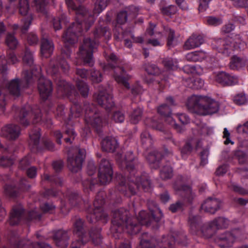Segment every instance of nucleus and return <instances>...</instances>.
I'll return each mask as SVG.
<instances>
[{"label": "nucleus", "mask_w": 248, "mask_h": 248, "mask_svg": "<svg viewBox=\"0 0 248 248\" xmlns=\"http://www.w3.org/2000/svg\"><path fill=\"white\" fill-rule=\"evenodd\" d=\"M65 0L69 9L75 11L76 22L67 28L63 35L64 49L62 51V57L56 61L50 62V66L54 73H56L60 68L64 73L68 71L70 66L64 58L70 57V46L77 42L78 37L81 35L83 27L86 31L88 30L94 21V16L90 14L84 7L81 5L77 6L73 0Z\"/></svg>", "instance_id": "1"}, {"label": "nucleus", "mask_w": 248, "mask_h": 248, "mask_svg": "<svg viewBox=\"0 0 248 248\" xmlns=\"http://www.w3.org/2000/svg\"><path fill=\"white\" fill-rule=\"evenodd\" d=\"M151 215L147 214L145 211H141L139 213L137 218H130L129 211L121 208L114 211L112 225L110 232L112 235L116 239L120 237L122 232L125 231L130 234L137 233L140 229L141 225H149L152 219L158 222L163 217L160 209L156 205L154 209L149 208Z\"/></svg>", "instance_id": "2"}, {"label": "nucleus", "mask_w": 248, "mask_h": 248, "mask_svg": "<svg viewBox=\"0 0 248 248\" xmlns=\"http://www.w3.org/2000/svg\"><path fill=\"white\" fill-rule=\"evenodd\" d=\"M117 161L122 167H125L129 172L127 182L126 186V178L122 175H119L118 178L120 182L118 189L125 195L129 196L128 192L132 195L137 192V189H143L145 192L149 191L151 188V184L148 176L143 174L141 177L137 172V161L131 151L126 153L124 156L118 155Z\"/></svg>", "instance_id": "3"}, {"label": "nucleus", "mask_w": 248, "mask_h": 248, "mask_svg": "<svg viewBox=\"0 0 248 248\" xmlns=\"http://www.w3.org/2000/svg\"><path fill=\"white\" fill-rule=\"evenodd\" d=\"M96 168L93 162H90L88 166V178L85 180L82 185L85 192L93 191L99 185H106L111 180L113 171L110 162L105 159H102L100 163L98 174V180L92 176L95 172Z\"/></svg>", "instance_id": "4"}, {"label": "nucleus", "mask_w": 248, "mask_h": 248, "mask_svg": "<svg viewBox=\"0 0 248 248\" xmlns=\"http://www.w3.org/2000/svg\"><path fill=\"white\" fill-rule=\"evenodd\" d=\"M105 57L108 64L104 67V71H111L113 73V76L115 81L127 89H129L130 86L128 81L131 78L132 76L127 74L125 71L127 69V65L122 63L113 53L105 54Z\"/></svg>", "instance_id": "5"}, {"label": "nucleus", "mask_w": 248, "mask_h": 248, "mask_svg": "<svg viewBox=\"0 0 248 248\" xmlns=\"http://www.w3.org/2000/svg\"><path fill=\"white\" fill-rule=\"evenodd\" d=\"M189 109L201 115L212 114L217 112L219 108L217 102L206 96L193 95L189 97L186 102Z\"/></svg>", "instance_id": "6"}, {"label": "nucleus", "mask_w": 248, "mask_h": 248, "mask_svg": "<svg viewBox=\"0 0 248 248\" xmlns=\"http://www.w3.org/2000/svg\"><path fill=\"white\" fill-rule=\"evenodd\" d=\"M248 238V233L244 227L236 228L219 234L215 242L221 248H230L234 243Z\"/></svg>", "instance_id": "7"}, {"label": "nucleus", "mask_w": 248, "mask_h": 248, "mask_svg": "<svg viewBox=\"0 0 248 248\" xmlns=\"http://www.w3.org/2000/svg\"><path fill=\"white\" fill-rule=\"evenodd\" d=\"M39 209H33L28 212L25 215L23 207L21 204L14 206L10 214L8 222L11 226L18 224L22 220L25 219L27 221L37 222L41 220L42 215Z\"/></svg>", "instance_id": "8"}, {"label": "nucleus", "mask_w": 248, "mask_h": 248, "mask_svg": "<svg viewBox=\"0 0 248 248\" xmlns=\"http://www.w3.org/2000/svg\"><path fill=\"white\" fill-rule=\"evenodd\" d=\"M213 48L216 49L219 52L225 55H229L231 50L234 49H244L246 47V44L240 38L239 35L228 37L225 40L215 39L212 43Z\"/></svg>", "instance_id": "9"}, {"label": "nucleus", "mask_w": 248, "mask_h": 248, "mask_svg": "<svg viewBox=\"0 0 248 248\" xmlns=\"http://www.w3.org/2000/svg\"><path fill=\"white\" fill-rule=\"evenodd\" d=\"M174 235L177 234L174 233L172 237L163 236L156 241L147 233H143L141 235L138 248H174L173 246L175 240Z\"/></svg>", "instance_id": "10"}, {"label": "nucleus", "mask_w": 248, "mask_h": 248, "mask_svg": "<svg viewBox=\"0 0 248 248\" xmlns=\"http://www.w3.org/2000/svg\"><path fill=\"white\" fill-rule=\"evenodd\" d=\"M85 113V123L87 126L94 128L100 133L102 128L107 123L106 119H103L96 111L95 106L93 104L86 103L83 106Z\"/></svg>", "instance_id": "11"}, {"label": "nucleus", "mask_w": 248, "mask_h": 248, "mask_svg": "<svg viewBox=\"0 0 248 248\" xmlns=\"http://www.w3.org/2000/svg\"><path fill=\"white\" fill-rule=\"evenodd\" d=\"M200 217L199 216L190 215L188 223L191 233L199 235L205 238H211L216 232V229L212 223V221L203 224L199 230Z\"/></svg>", "instance_id": "12"}, {"label": "nucleus", "mask_w": 248, "mask_h": 248, "mask_svg": "<svg viewBox=\"0 0 248 248\" xmlns=\"http://www.w3.org/2000/svg\"><path fill=\"white\" fill-rule=\"evenodd\" d=\"M103 195V192H99L93 202V208L88 210V215L87 218L91 223H93L96 220H101L103 223H105L108 220V214L104 212L102 209L104 203Z\"/></svg>", "instance_id": "13"}, {"label": "nucleus", "mask_w": 248, "mask_h": 248, "mask_svg": "<svg viewBox=\"0 0 248 248\" xmlns=\"http://www.w3.org/2000/svg\"><path fill=\"white\" fill-rule=\"evenodd\" d=\"M23 79L15 78L6 83V87L10 94L18 97L21 92L27 88L31 82L32 74L29 71L25 70L23 72Z\"/></svg>", "instance_id": "14"}, {"label": "nucleus", "mask_w": 248, "mask_h": 248, "mask_svg": "<svg viewBox=\"0 0 248 248\" xmlns=\"http://www.w3.org/2000/svg\"><path fill=\"white\" fill-rule=\"evenodd\" d=\"M67 165L73 172H77L81 169L85 156V150L78 147L71 148L67 152Z\"/></svg>", "instance_id": "15"}, {"label": "nucleus", "mask_w": 248, "mask_h": 248, "mask_svg": "<svg viewBox=\"0 0 248 248\" xmlns=\"http://www.w3.org/2000/svg\"><path fill=\"white\" fill-rule=\"evenodd\" d=\"M166 104L160 105L157 108V112L164 119L166 123L175 129L178 132H182L183 131L182 127L176 124L175 120L171 116V110L170 107L175 105L173 98L169 96L166 99Z\"/></svg>", "instance_id": "16"}, {"label": "nucleus", "mask_w": 248, "mask_h": 248, "mask_svg": "<svg viewBox=\"0 0 248 248\" xmlns=\"http://www.w3.org/2000/svg\"><path fill=\"white\" fill-rule=\"evenodd\" d=\"M97 44V42L92 41L90 38H87L84 40L83 43L79 48L78 56L83 60L85 64L92 66L93 64V50Z\"/></svg>", "instance_id": "17"}, {"label": "nucleus", "mask_w": 248, "mask_h": 248, "mask_svg": "<svg viewBox=\"0 0 248 248\" xmlns=\"http://www.w3.org/2000/svg\"><path fill=\"white\" fill-rule=\"evenodd\" d=\"M155 26L154 24H150L149 27L147 29L145 33L143 36H140L135 37L132 33H129L130 38L132 39L133 42L136 43H145L147 45H151L153 46H160L163 45L160 41V39L162 37L160 32H155V34H158L159 37L157 39H150L149 38L154 34V29ZM156 35H155L156 36Z\"/></svg>", "instance_id": "18"}, {"label": "nucleus", "mask_w": 248, "mask_h": 248, "mask_svg": "<svg viewBox=\"0 0 248 248\" xmlns=\"http://www.w3.org/2000/svg\"><path fill=\"white\" fill-rule=\"evenodd\" d=\"M74 232L77 235L78 240L73 241L71 244L72 248H81L89 240L88 235L84 229L83 220L79 217H76L74 223Z\"/></svg>", "instance_id": "19"}, {"label": "nucleus", "mask_w": 248, "mask_h": 248, "mask_svg": "<svg viewBox=\"0 0 248 248\" xmlns=\"http://www.w3.org/2000/svg\"><path fill=\"white\" fill-rule=\"evenodd\" d=\"M33 117V123H37L42 119V114L40 109H37L33 113L29 106L23 108L20 111L19 116V122L24 126H27L29 124V119Z\"/></svg>", "instance_id": "20"}, {"label": "nucleus", "mask_w": 248, "mask_h": 248, "mask_svg": "<svg viewBox=\"0 0 248 248\" xmlns=\"http://www.w3.org/2000/svg\"><path fill=\"white\" fill-rule=\"evenodd\" d=\"M94 98L99 105L107 110H110L114 107L112 95L103 89H100L97 93H95Z\"/></svg>", "instance_id": "21"}, {"label": "nucleus", "mask_w": 248, "mask_h": 248, "mask_svg": "<svg viewBox=\"0 0 248 248\" xmlns=\"http://www.w3.org/2000/svg\"><path fill=\"white\" fill-rule=\"evenodd\" d=\"M214 78L217 82L223 86H233L239 82L237 76L225 72H220L215 74Z\"/></svg>", "instance_id": "22"}, {"label": "nucleus", "mask_w": 248, "mask_h": 248, "mask_svg": "<svg viewBox=\"0 0 248 248\" xmlns=\"http://www.w3.org/2000/svg\"><path fill=\"white\" fill-rule=\"evenodd\" d=\"M176 191L180 192L185 202L191 203L195 198V194L192 191L191 187L188 186L183 185L179 181H177L173 186Z\"/></svg>", "instance_id": "23"}, {"label": "nucleus", "mask_w": 248, "mask_h": 248, "mask_svg": "<svg viewBox=\"0 0 248 248\" xmlns=\"http://www.w3.org/2000/svg\"><path fill=\"white\" fill-rule=\"evenodd\" d=\"M57 246L65 248L69 244L70 235L68 232L62 230L53 231L51 235Z\"/></svg>", "instance_id": "24"}, {"label": "nucleus", "mask_w": 248, "mask_h": 248, "mask_svg": "<svg viewBox=\"0 0 248 248\" xmlns=\"http://www.w3.org/2000/svg\"><path fill=\"white\" fill-rule=\"evenodd\" d=\"M80 199L76 192L69 191L66 194L64 200L62 202L61 210L63 213L68 212L72 206H75Z\"/></svg>", "instance_id": "25"}, {"label": "nucleus", "mask_w": 248, "mask_h": 248, "mask_svg": "<svg viewBox=\"0 0 248 248\" xmlns=\"http://www.w3.org/2000/svg\"><path fill=\"white\" fill-rule=\"evenodd\" d=\"M20 127L14 124H9L1 129V135L10 140H16L20 135Z\"/></svg>", "instance_id": "26"}, {"label": "nucleus", "mask_w": 248, "mask_h": 248, "mask_svg": "<svg viewBox=\"0 0 248 248\" xmlns=\"http://www.w3.org/2000/svg\"><path fill=\"white\" fill-rule=\"evenodd\" d=\"M127 12L122 11L119 13L117 15L116 22L114 25V31H115V35L116 37L119 38L118 35L121 34L124 37L125 36H127L130 37L129 35V32L127 33L124 32L123 29L121 26L125 23L127 17ZM130 33H131L130 32Z\"/></svg>", "instance_id": "27"}, {"label": "nucleus", "mask_w": 248, "mask_h": 248, "mask_svg": "<svg viewBox=\"0 0 248 248\" xmlns=\"http://www.w3.org/2000/svg\"><path fill=\"white\" fill-rule=\"evenodd\" d=\"M220 201L213 198H208L201 205L202 210L210 214H215L220 207Z\"/></svg>", "instance_id": "28"}, {"label": "nucleus", "mask_w": 248, "mask_h": 248, "mask_svg": "<svg viewBox=\"0 0 248 248\" xmlns=\"http://www.w3.org/2000/svg\"><path fill=\"white\" fill-rule=\"evenodd\" d=\"M14 248H46V245L44 243H38L35 245L33 244L29 240H18V238H13L10 241L11 243L15 241Z\"/></svg>", "instance_id": "29"}, {"label": "nucleus", "mask_w": 248, "mask_h": 248, "mask_svg": "<svg viewBox=\"0 0 248 248\" xmlns=\"http://www.w3.org/2000/svg\"><path fill=\"white\" fill-rule=\"evenodd\" d=\"M247 64L248 61L246 58L233 55L231 58L229 67L232 70H239L243 69Z\"/></svg>", "instance_id": "30"}, {"label": "nucleus", "mask_w": 248, "mask_h": 248, "mask_svg": "<svg viewBox=\"0 0 248 248\" xmlns=\"http://www.w3.org/2000/svg\"><path fill=\"white\" fill-rule=\"evenodd\" d=\"M40 137V130L39 128H35L30 132L29 143L31 150L39 151L40 149L39 147Z\"/></svg>", "instance_id": "31"}, {"label": "nucleus", "mask_w": 248, "mask_h": 248, "mask_svg": "<svg viewBox=\"0 0 248 248\" xmlns=\"http://www.w3.org/2000/svg\"><path fill=\"white\" fill-rule=\"evenodd\" d=\"M54 134L57 139V143L59 144H61V139L62 137H64L65 142L71 143V140H73L76 135L72 128H67L63 135L59 131H55Z\"/></svg>", "instance_id": "32"}, {"label": "nucleus", "mask_w": 248, "mask_h": 248, "mask_svg": "<svg viewBox=\"0 0 248 248\" xmlns=\"http://www.w3.org/2000/svg\"><path fill=\"white\" fill-rule=\"evenodd\" d=\"M203 42V38L200 35H193L185 42L184 48L186 49H191L200 46Z\"/></svg>", "instance_id": "33"}, {"label": "nucleus", "mask_w": 248, "mask_h": 248, "mask_svg": "<svg viewBox=\"0 0 248 248\" xmlns=\"http://www.w3.org/2000/svg\"><path fill=\"white\" fill-rule=\"evenodd\" d=\"M102 150L107 152H113L118 146L116 140L113 137H106L101 142Z\"/></svg>", "instance_id": "34"}, {"label": "nucleus", "mask_w": 248, "mask_h": 248, "mask_svg": "<svg viewBox=\"0 0 248 248\" xmlns=\"http://www.w3.org/2000/svg\"><path fill=\"white\" fill-rule=\"evenodd\" d=\"M4 58L2 57H0V71L1 72L6 70V62L11 64H15L19 62L15 52L11 50L7 52L6 60H4L3 62H1Z\"/></svg>", "instance_id": "35"}, {"label": "nucleus", "mask_w": 248, "mask_h": 248, "mask_svg": "<svg viewBox=\"0 0 248 248\" xmlns=\"http://www.w3.org/2000/svg\"><path fill=\"white\" fill-rule=\"evenodd\" d=\"M238 221L233 220L230 221L228 218L224 217H218L212 221V223L214 225L216 230L227 228L231 223H236Z\"/></svg>", "instance_id": "36"}, {"label": "nucleus", "mask_w": 248, "mask_h": 248, "mask_svg": "<svg viewBox=\"0 0 248 248\" xmlns=\"http://www.w3.org/2000/svg\"><path fill=\"white\" fill-rule=\"evenodd\" d=\"M59 86L61 87L62 92L64 94L68 96L71 101L72 95L76 96V95L78 94V93L76 92L74 86L66 82L65 81H62V83L59 84Z\"/></svg>", "instance_id": "37"}, {"label": "nucleus", "mask_w": 248, "mask_h": 248, "mask_svg": "<svg viewBox=\"0 0 248 248\" xmlns=\"http://www.w3.org/2000/svg\"><path fill=\"white\" fill-rule=\"evenodd\" d=\"M162 155L157 151L150 153L147 156V159L150 164L151 167L157 169L159 167V161Z\"/></svg>", "instance_id": "38"}, {"label": "nucleus", "mask_w": 248, "mask_h": 248, "mask_svg": "<svg viewBox=\"0 0 248 248\" xmlns=\"http://www.w3.org/2000/svg\"><path fill=\"white\" fill-rule=\"evenodd\" d=\"M38 90L42 102H45L46 100V80L44 77H40L38 79Z\"/></svg>", "instance_id": "39"}, {"label": "nucleus", "mask_w": 248, "mask_h": 248, "mask_svg": "<svg viewBox=\"0 0 248 248\" xmlns=\"http://www.w3.org/2000/svg\"><path fill=\"white\" fill-rule=\"evenodd\" d=\"M95 38L104 37L105 39H109L111 37V33L109 29L107 27H98L94 32Z\"/></svg>", "instance_id": "40"}, {"label": "nucleus", "mask_w": 248, "mask_h": 248, "mask_svg": "<svg viewBox=\"0 0 248 248\" xmlns=\"http://www.w3.org/2000/svg\"><path fill=\"white\" fill-rule=\"evenodd\" d=\"M166 33L168 34L167 45L169 47H172L177 44V39L174 36V31L169 27L164 29Z\"/></svg>", "instance_id": "41"}, {"label": "nucleus", "mask_w": 248, "mask_h": 248, "mask_svg": "<svg viewBox=\"0 0 248 248\" xmlns=\"http://www.w3.org/2000/svg\"><path fill=\"white\" fill-rule=\"evenodd\" d=\"M109 0H96L93 9V14L98 15L107 6Z\"/></svg>", "instance_id": "42"}, {"label": "nucleus", "mask_w": 248, "mask_h": 248, "mask_svg": "<svg viewBox=\"0 0 248 248\" xmlns=\"http://www.w3.org/2000/svg\"><path fill=\"white\" fill-rule=\"evenodd\" d=\"M100 232V228H98L92 229L90 232V237L95 245H98L101 242L102 237Z\"/></svg>", "instance_id": "43"}, {"label": "nucleus", "mask_w": 248, "mask_h": 248, "mask_svg": "<svg viewBox=\"0 0 248 248\" xmlns=\"http://www.w3.org/2000/svg\"><path fill=\"white\" fill-rule=\"evenodd\" d=\"M232 99L233 102L238 105H245L248 102V97L243 93L234 95Z\"/></svg>", "instance_id": "44"}, {"label": "nucleus", "mask_w": 248, "mask_h": 248, "mask_svg": "<svg viewBox=\"0 0 248 248\" xmlns=\"http://www.w3.org/2000/svg\"><path fill=\"white\" fill-rule=\"evenodd\" d=\"M33 6L39 13L46 15V0H32Z\"/></svg>", "instance_id": "45"}, {"label": "nucleus", "mask_w": 248, "mask_h": 248, "mask_svg": "<svg viewBox=\"0 0 248 248\" xmlns=\"http://www.w3.org/2000/svg\"><path fill=\"white\" fill-rule=\"evenodd\" d=\"M5 42L7 46L11 49H15L18 44L16 38L13 34L11 33L7 34L6 37Z\"/></svg>", "instance_id": "46"}, {"label": "nucleus", "mask_w": 248, "mask_h": 248, "mask_svg": "<svg viewBox=\"0 0 248 248\" xmlns=\"http://www.w3.org/2000/svg\"><path fill=\"white\" fill-rule=\"evenodd\" d=\"M142 113V109L137 108L134 109L130 115V120L133 124H137L140 120Z\"/></svg>", "instance_id": "47"}, {"label": "nucleus", "mask_w": 248, "mask_h": 248, "mask_svg": "<svg viewBox=\"0 0 248 248\" xmlns=\"http://www.w3.org/2000/svg\"><path fill=\"white\" fill-rule=\"evenodd\" d=\"M229 188L233 191L235 192H236L241 195H246L248 194V191L241 186H239L235 183H230L228 185Z\"/></svg>", "instance_id": "48"}, {"label": "nucleus", "mask_w": 248, "mask_h": 248, "mask_svg": "<svg viewBox=\"0 0 248 248\" xmlns=\"http://www.w3.org/2000/svg\"><path fill=\"white\" fill-rule=\"evenodd\" d=\"M160 176L161 179L166 180L170 178L172 176V170L169 166H164L161 170Z\"/></svg>", "instance_id": "49"}, {"label": "nucleus", "mask_w": 248, "mask_h": 248, "mask_svg": "<svg viewBox=\"0 0 248 248\" xmlns=\"http://www.w3.org/2000/svg\"><path fill=\"white\" fill-rule=\"evenodd\" d=\"M145 124L148 126L160 131L162 130L163 128V124L159 123L156 119H148L145 121Z\"/></svg>", "instance_id": "50"}, {"label": "nucleus", "mask_w": 248, "mask_h": 248, "mask_svg": "<svg viewBox=\"0 0 248 248\" xmlns=\"http://www.w3.org/2000/svg\"><path fill=\"white\" fill-rule=\"evenodd\" d=\"M163 63L168 70H175L178 67L177 62L170 58L165 59L163 61Z\"/></svg>", "instance_id": "51"}, {"label": "nucleus", "mask_w": 248, "mask_h": 248, "mask_svg": "<svg viewBox=\"0 0 248 248\" xmlns=\"http://www.w3.org/2000/svg\"><path fill=\"white\" fill-rule=\"evenodd\" d=\"M77 85L81 95L84 97L87 96L89 90L87 84L82 81L78 80L77 81Z\"/></svg>", "instance_id": "52"}, {"label": "nucleus", "mask_w": 248, "mask_h": 248, "mask_svg": "<svg viewBox=\"0 0 248 248\" xmlns=\"http://www.w3.org/2000/svg\"><path fill=\"white\" fill-rule=\"evenodd\" d=\"M29 9V3L27 0H20L19 2V13L22 16L27 15Z\"/></svg>", "instance_id": "53"}, {"label": "nucleus", "mask_w": 248, "mask_h": 248, "mask_svg": "<svg viewBox=\"0 0 248 248\" xmlns=\"http://www.w3.org/2000/svg\"><path fill=\"white\" fill-rule=\"evenodd\" d=\"M23 62L29 66L33 63V58L32 52L28 48H26L24 56L23 58Z\"/></svg>", "instance_id": "54"}, {"label": "nucleus", "mask_w": 248, "mask_h": 248, "mask_svg": "<svg viewBox=\"0 0 248 248\" xmlns=\"http://www.w3.org/2000/svg\"><path fill=\"white\" fill-rule=\"evenodd\" d=\"M206 24L209 26H217L222 23V20L220 18L215 16H208L205 20Z\"/></svg>", "instance_id": "55"}, {"label": "nucleus", "mask_w": 248, "mask_h": 248, "mask_svg": "<svg viewBox=\"0 0 248 248\" xmlns=\"http://www.w3.org/2000/svg\"><path fill=\"white\" fill-rule=\"evenodd\" d=\"M42 39L40 46V53L42 56L46 57V38L45 30L42 28Z\"/></svg>", "instance_id": "56"}, {"label": "nucleus", "mask_w": 248, "mask_h": 248, "mask_svg": "<svg viewBox=\"0 0 248 248\" xmlns=\"http://www.w3.org/2000/svg\"><path fill=\"white\" fill-rule=\"evenodd\" d=\"M141 141L142 144L144 145H150L152 144L153 139L151 137L149 133L145 131L143 132L140 135Z\"/></svg>", "instance_id": "57"}, {"label": "nucleus", "mask_w": 248, "mask_h": 248, "mask_svg": "<svg viewBox=\"0 0 248 248\" xmlns=\"http://www.w3.org/2000/svg\"><path fill=\"white\" fill-rule=\"evenodd\" d=\"M91 79L94 83H99L102 80L100 72L96 70L92 69L90 72Z\"/></svg>", "instance_id": "58"}, {"label": "nucleus", "mask_w": 248, "mask_h": 248, "mask_svg": "<svg viewBox=\"0 0 248 248\" xmlns=\"http://www.w3.org/2000/svg\"><path fill=\"white\" fill-rule=\"evenodd\" d=\"M32 17L31 16H28L22 19L23 25L21 27V30L22 33H25L29 29L31 23Z\"/></svg>", "instance_id": "59"}, {"label": "nucleus", "mask_w": 248, "mask_h": 248, "mask_svg": "<svg viewBox=\"0 0 248 248\" xmlns=\"http://www.w3.org/2000/svg\"><path fill=\"white\" fill-rule=\"evenodd\" d=\"M199 134L201 135H210L213 134V129L208 127L205 124H202L201 126L198 127L197 129Z\"/></svg>", "instance_id": "60"}, {"label": "nucleus", "mask_w": 248, "mask_h": 248, "mask_svg": "<svg viewBox=\"0 0 248 248\" xmlns=\"http://www.w3.org/2000/svg\"><path fill=\"white\" fill-rule=\"evenodd\" d=\"M81 111L80 105L78 103H74L71 108V113L72 117H79L81 115Z\"/></svg>", "instance_id": "61"}, {"label": "nucleus", "mask_w": 248, "mask_h": 248, "mask_svg": "<svg viewBox=\"0 0 248 248\" xmlns=\"http://www.w3.org/2000/svg\"><path fill=\"white\" fill-rule=\"evenodd\" d=\"M4 192L6 195L10 197H16L17 195V188L8 185L5 186Z\"/></svg>", "instance_id": "62"}, {"label": "nucleus", "mask_w": 248, "mask_h": 248, "mask_svg": "<svg viewBox=\"0 0 248 248\" xmlns=\"http://www.w3.org/2000/svg\"><path fill=\"white\" fill-rule=\"evenodd\" d=\"M145 70L149 75H156L160 73L159 69L155 64H148L145 67Z\"/></svg>", "instance_id": "63"}, {"label": "nucleus", "mask_w": 248, "mask_h": 248, "mask_svg": "<svg viewBox=\"0 0 248 248\" xmlns=\"http://www.w3.org/2000/svg\"><path fill=\"white\" fill-rule=\"evenodd\" d=\"M161 11L164 15L170 16L174 15L176 12L177 8L174 5H169L163 7Z\"/></svg>", "instance_id": "64"}]
</instances>
